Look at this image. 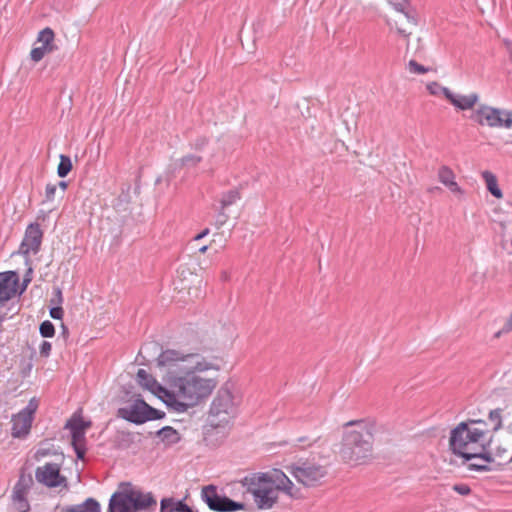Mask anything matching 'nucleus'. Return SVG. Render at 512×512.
Wrapping results in <instances>:
<instances>
[{
	"label": "nucleus",
	"mask_w": 512,
	"mask_h": 512,
	"mask_svg": "<svg viewBox=\"0 0 512 512\" xmlns=\"http://www.w3.org/2000/svg\"><path fill=\"white\" fill-rule=\"evenodd\" d=\"M492 433L487 423L480 419L462 421L450 432L449 447L455 454L464 459L491 448Z\"/></svg>",
	"instance_id": "nucleus-3"
},
{
	"label": "nucleus",
	"mask_w": 512,
	"mask_h": 512,
	"mask_svg": "<svg viewBox=\"0 0 512 512\" xmlns=\"http://www.w3.org/2000/svg\"><path fill=\"white\" fill-rule=\"evenodd\" d=\"M19 277L14 271L0 273V306L13 298L18 292Z\"/></svg>",
	"instance_id": "nucleus-15"
},
{
	"label": "nucleus",
	"mask_w": 512,
	"mask_h": 512,
	"mask_svg": "<svg viewBox=\"0 0 512 512\" xmlns=\"http://www.w3.org/2000/svg\"><path fill=\"white\" fill-rule=\"evenodd\" d=\"M72 169V162L69 156L60 155V162L57 168V174L59 177L64 178Z\"/></svg>",
	"instance_id": "nucleus-30"
},
{
	"label": "nucleus",
	"mask_w": 512,
	"mask_h": 512,
	"mask_svg": "<svg viewBox=\"0 0 512 512\" xmlns=\"http://www.w3.org/2000/svg\"><path fill=\"white\" fill-rule=\"evenodd\" d=\"M201 499L207 504L209 509L217 512H234L245 509V504L220 495L217 491V487L214 485H208L202 488Z\"/></svg>",
	"instance_id": "nucleus-10"
},
{
	"label": "nucleus",
	"mask_w": 512,
	"mask_h": 512,
	"mask_svg": "<svg viewBox=\"0 0 512 512\" xmlns=\"http://www.w3.org/2000/svg\"><path fill=\"white\" fill-rule=\"evenodd\" d=\"M470 119L480 126L512 129V110L481 104L471 112Z\"/></svg>",
	"instance_id": "nucleus-7"
},
{
	"label": "nucleus",
	"mask_w": 512,
	"mask_h": 512,
	"mask_svg": "<svg viewBox=\"0 0 512 512\" xmlns=\"http://www.w3.org/2000/svg\"><path fill=\"white\" fill-rule=\"evenodd\" d=\"M489 420L492 423V428H489L492 435L502 427V410L500 408L493 409L489 412Z\"/></svg>",
	"instance_id": "nucleus-29"
},
{
	"label": "nucleus",
	"mask_w": 512,
	"mask_h": 512,
	"mask_svg": "<svg viewBox=\"0 0 512 512\" xmlns=\"http://www.w3.org/2000/svg\"><path fill=\"white\" fill-rule=\"evenodd\" d=\"M457 200L463 201L466 199V190L461 187L456 179L444 185Z\"/></svg>",
	"instance_id": "nucleus-31"
},
{
	"label": "nucleus",
	"mask_w": 512,
	"mask_h": 512,
	"mask_svg": "<svg viewBox=\"0 0 512 512\" xmlns=\"http://www.w3.org/2000/svg\"><path fill=\"white\" fill-rule=\"evenodd\" d=\"M64 311L61 306L52 307L50 309V316L53 319L61 320L63 318Z\"/></svg>",
	"instance_id": "nucleus-40"
},
{
	"label": "nucleus",
	"mask_w": 512,
	"mask_h": 512,
	"mask_svg": "<svg viewBox=\"0 0 512 512\" xmlns=\"http://www.w3.org/2000/svg\"><path fill=\"white\" fill-rule=\"evenodd\" d=\"M504 332H511L512 331V313L507 318L504 326H503Z\"/></svg>",
	"instance_id": "nucleus-41"
},
{
	"label": "nucleus",
	"mask_w": 512,
	"mask_h": 512,
	"mask_svg": "<svg viewBox=\"0 0 512 512\" xmlns=\"http://www.w3.org/2000/svg\"><path fill=\"white\" fill-rule=\"evenodd\" d=\"M36 480L47 487L66 486V478L60 474V466L46 463L35 471Z\"/></svg>",
	"instance_id": "nucleus-13"
},
{
	"label": "nucleus",
	"mask_w": 512,
	"mask_h": 512,
	"mask_svg": "<svg viewBox=\"0 0 512 512\" xmlns=\"http://www.w3.org/2000/svg\"><path fill=\"white\" fill-rule=\"evenodd\" d=\"M91 425V421L85 420L80 413H74L65 426L71 433L72 445L80 459L84 458L86 452L85 434Z\"/></svg>",
	"instance_id": "nucleus-11"
},
{
	"label": "nucleus",
	"mask_w": 512,
	"mask_h": 512,
	"mask_svg": "<svg viewBox=\"0 0 512 512\" xmlns=\"http://www.w3.org/2000/svg\"><path fill=\"white\" fill-rule=\"evenodd\" d=\"M426 90L430 95L438 98H445L448 101L452 93V91L449 88L442 86L437 81L428 82L426 84Z\"/></svg>",
	"instance_id": "nucleus-24"
},
{
	"label": "nucleus",
	"mask_w": 512,
	"mask_h": 512,
	"mask_svg": "<svg viewBox=\"0 0 512 512\" xmlns=\"http://www.w3.org/2000/svg\"><path fill=\"white\" fill-rule=\"evenodd\" d=\"M118 414L123 419L135 424L161 419L164 416L163 412L152 408L141 399H136L125 407L120 408Z\"/></svg>",
	"instance_id": "nucleus-9"
},
{
	"label": "nucleus",
	"mask_w": 512,
	"mask_h": 512,
	"mask_svg": "<svg viewBox=\"0 0 512 512\" xmlns=\"http://www.w3.org/2000/svg\"><path fill=\"white\" fill-rule=\"evenodd\" d=\"M42 236L43 233L38 224L28 225L20 245V252L26 256L35 255L40 249Z\"/></svg>",
	"instance_id": "nucleus-14"
},
{
	"label": "nucleus",
	"mask_w": 512,
	"mask_h": 512,
	"mask_svg": "<svg viewBox=\"0 0 512 512\" xmlns=\"http://www.w3.org/2000/svg\"><path fill=\"white\" fill-rule=\"evenodd\" d=\"M57 190L56 184H47L45 188V198L47 201H52L55 197V193Z\"/></svg>",
	"instance_id": "nucleus-37"
},
{
	"label": "nucleus",
	"mask_w": 512,
	"mask_h": 512,
	"mask_svg": "<svg viewBox=\"0 0 512 512\" xmlns=\"http://www.w3.org/2000/svg\"><path fill=\"white\" fill-rule=\"evenodd\" d=\"M209 234V229L206 228L204 229L202 232H200L199 234H197L193 240L194 241H198V240H201L202 238H204L205 236H207Z\"/></svg>",
	"instance_id": "nucleus-42"
},
{
	"label": "nucleus",
	"mask_w": 512,
	"mask_h": 512,
	"mask_svg": "<svg viewBox=\"0 0 512 512\" xmlns=\"http://www.w3.org/2000/svg\"><path fill=\"white\" fill-rule=\"evenodd\" d=\"M437 177L439 182L442 185H445L454 181L456 179V174L449 166L443 165L438 169Z\"/></svg>",
	"instance_id": "nucleus-28"
},
{
	"label": "nucleus",
	"mask_w": 512,
	"mask_h": 512,
	"mask_svg": "<svg viewBox=\"0 0 512 512\" xmlns=\"http://www.w3.org/2000/svg\"><path fill=\"white\" fill-rule=\"evenodd\" d=\"M59 186V188L64 192L66 189H67V183L65 181H60L57 185V187Z\"/></svg>",
	"instance_id": "nucleus-46"
},
{
	"label": "nucleus",
	"mask_w": 512,
	"mask_h": 512,
	"mask_svg": "<svg viewBox=\"0 0 512 512\" xmlns=\"http://www.w3.org/2000/svg\"><path fill=\"white\" fill-rule=\"evenodd\" d=\"M55 297L56 299L55 300H52L53 302H56L58 304H61L62 301H63V297H62V292L60 289H56L55 290Z\"/></svg>",
	"instance_id": "nucleus-43"
},
{
	"label": "nucleus",
	"mask_w": 512,
	"mask_h": 512,
	"mask_svg": "<svg viewBox=\"0 0 512 512\" xmlns=\"http://www.w3.org/2000/svg\"><path fill=\"white\" fill-rule=\"evenodd\" d=\"M160 505L161 512H193L187 504L174 498H164Z\"/></svg>",
	"instance_id": "nucleus-22"
},
{
	"label": "nucleus",
	"mask_w": 512,
	"mask_h": 512,
	"mask_svg": "<svg viewBox=\"0 0 512 512\" xmlns=\"http://www.w3.org/2000/svg\"><path fill=\"white\" fill-rule=\"evenodd\" d=\"M389 3L396 11V15L403 14L408 24L412 26L417 25L414 11L407 0H389Z\"/></svg>",
	"instance_id": "nucleus-19"
},
{
	"label": "nucleus",
	"mask_w": 512,
	"mask_h": 512,
	"mask_svg": "<svg viewBox=\"0 0 512 512\" xmlns=\"http://www.w3.org/2000/svg\"><path fill=\"white\" fill-rule=\"evenodd\" d=\"M48 454V452L46 450H43V449H39L37 452H36V457L39 458V457H43V456H46Z\"/></svg>",
	"instance_id": "nucleus-45"
},
{
	"label": "nucleus",
	"mask_w": 512,
	"mask_h": 512,
	"mask_svg": "<svg viewBox=\"0 0 512 512\" xmlns=\"http://www.w3.org/2000/svg\"><path fill=\"white\" fill-rule=\"evenodd\" d=\"M481 177L487 191L496 199H502L503 192L499 187L497 176L489 170H484L481 172Z\"/></svg>",
	"instance_id": "nucleus-20"
},
{
	"label": "nucleus",
	"mask_w": 512,
	"mask_h": 512,
	"mask_svg": "<svg viewBox=\"0 0 512 512\" xmlns=\"http://www.w3.org/2000/svg\"><path fill=\"white\" fill-rule=\"evenodd\" d=\"M205 144H206V140L201 139L195 143V146L197 149H201L203 146H205Z\"/></svg>",
	"instance_id": "nucleus-44"
},
{
	"label": "nucleus",
	"mask_w": 512,
	"mask_h": 512,
	"mask_svg": "<svg viewBox=\"0 0 512 512\" xmlns=\"http://www.w3.org/2000/svg\"><path fill=\"white\" fill-rule=\"evenodd\" d=\"M242 395L231 383L222 385L210 403L207 421L211 427L228 426L239 414Z\"/></svg>",
	"instance_id": "nucleus-5"
},
{
	"label": "nucleus",
	"mask_w": 512,
	"mask_h": 512,
	"mask_svg": "<svg viewBox=\"0 0 512 512\" xmlns=\"http://www.w3.org/2000/svg\"><path fill=\"white\" fill-rule=\"evenodd\" d=\"M453 490L463 496L468 495L471 492L470 487L466 484H455L453 486Z\"/></svg>",
	"instance_id": "nucleus-39"
},
{
	"label": "nucleus",
	"mask_w": 512,
	"mask_h": 512,
	"mask_svg": "<svg viewBox=\"0 0 512 512\" xmlns=\"http://www.w3.org/2000/svg\"><path fill=\"white\" fill-rule=\"evenodd\" d=\"M51 50L52 48H46L45 46L34 47L30 53L31 59L34 62H39Z\"/></svg>",
	"instance_id": "nucleus-34"
},
{
	"label": "nucleus",
	"mask_w": 512,
	"mask_h": 512,
	"mask_svg": "<svg viewBox=\"0 0 512 512\" xmlns=\"http://www.w3.org/2000/svg\"><path fill=\"white\" fill-rule=\"evenodd\" d=\"M478 101L479 95L474 92L466 95L452 92L449 97V102L459 111H473Z\"/></svg>",
	"instance_id": "nucleus-16"
},
{
	"label": "nucleus",
	"mask_w": 512,
	"mask_h": 512,
	"mask_svg": "<svg viewBox=\"0 0 512 512\" xmlns=\"http://www.w3.org/2000/svg\"><path fill=\"white\" fill-rule=\"evenodd\" d=\"M240 199L239 191L233 189L223 194L221 198V206L222 208H226L230 205H233Z\"/></svg>",
	"instance_id": "nucleus-33"
},
{
	"label": "nucleus",
	"mask_w": 512,
	"mask_h": 512,
	"mask_svg": "<svg viewBox=\"0 0 512 512\" xmlns=\"http://www.w3.org/2000/svg\"><path fill=\"white\" fill-rule=\"evenodd\" d=\"M156 503L151 492H144L131 483H121L109 500L108 512H138Z\"/></svg>",
	"instance_id": "nucleus-6"
},
{
	"label": "nucleus",
	"mask_w": 512,
	"mask_h": 512,
	"mask_svg": "<svg viewBox=\"0 0 512 512\" xmlns=\"http://www.w3.org/2000/svg\"><path fill=\"white\" fill-rule=\"evenodd\" d=\"M289 472L299 483L306 487L321 485L328 474L326 466L314 461L290 465Z\"/></svg>",
	"instance_id": "nucleus-8"
},
{
	"label": "nucleus",
	"mask_w": 512,
	"mask_h": 512,
	"mask_svg": "<svg viewBox=\"0 0 512 512\" xmlns=\"http://www.w3.org/2000/svg\"><path fill=\"white\" fill-rule=\"evenodd\" d=\"M201 157L198 155H187L182 158V164L187 167L197 165L201 161Z\"/></svg>",
	"instance_id": "nucleus-36"
},
{
	"label": "nucleus",
	"mask_w": 512,
	"mask_h": 512,
	"mask_svg": "<svg viewBox=\"0 0 512 512\" xmlns=\"http://www.w3.org/2000/svg\"><path fill=\"white\" fill-rule=\"evenodd\" d=\"M223 278L226 279L227 278V274L226 273H223Z\"/></svg>",
	"instance_id": "nucleus-49"
},
{
	"label": "nucleus",
	"mask_w": 512,
	"mask_h": 512,
	"mask_svg": "<svg viewBox=\"0 0 512 512\" xmlns=\"http://www.w3.org/2000/svg\"><path fill=\"white\" fill-rule=\"evenodd\" d=\"M158 437L166 444L173 445L180 441V435L177 430L170 426L163 427L157 432Z\"/></svg>",
	"instance_id": "nucleus-25"
},
{
	"label": "nucleus",
	"mask_w": 512,
	"mask_h": 512,
	"mask_svg": "<svg viewBox=\"0 0 512 512\" xmlns=\"http://www.w3.org/2000/svg\"><path fill=\"white\" fill-rule=\"evenodd\" d=\"M480 455H473L468 461H471L468 464V469L473 471H486L489 469V464L493 462V456L491 455V448L485 449V451L480 452Z\"/></svg>",
	"instance_id": "nucleus-17"
},
{
	"label": "nucleus",
	"mask_w": 512,
	"mask_h": 512,
	"mask_svg": "<svg viewBox=\"0 0 512 512\" xmlns=\"http://www.w3.org/2000/svg\"><path fill=\"white\" fill-rule=\"evenodd\" d=\"M491 455L494 457L493 462H498L499 464L512 460V452L502 447H497L494 450L491 449Z\"/></svg>",
	"instance_id": "nucleus-27"
},
{
	"label": "nucleus",
	"mask_w": 512,
	"mask_h": 512,
	"mask_svg": "<svg viewBox=\"0 0 512 512\" xmlns=\"http://www.w3.org/2000/svg\"><path fill=\"white\" fill-rule=\"evenodd\" d=\"M156 365L166 386L139 369L137 382L158 397L170 411L185 413L205 402L218 386L222 360L186 349L162 350Z\"/></svg>",
	"instance_id": "nucleus-1"
},
{
	"label": "nucleus",
	"mask_w": 512,
	"mask_h": 512,
	"mask_svg": "<svg viewBox=\"0 0 512 512\" xmlns=\"http://www.w3.org/2000/svg\"><path fill=\"white\" fill-rule=\"evenodd\" d=\"M27 487L18 482L12 493V501L14 508L19 512H27L30 508L29 503L27 501Z\"/></svg>",
	"instance_id": "nucleus-18"
},
{
	"label": "nucleus",
	"mask_w": 512,
	"mask_h": 512,
	"mask_svg": "<svg viewBox=\"0 0 512 512\" xmlns=\"http://www.w3.org/2000/svg\"><path fill=\"white\" fill-rule=\"evenodd\" d=\"M508 332H504L503 328L499 330L497 333H495V338H499L503 334H507Z\"/></svg>",
	"instance_id": "nucleus-47"
},
{
	"label": "nucleus",
	"mask_w": 512,
	"mask_h": 512,
	"mask_svg": "<svg viewBox=\"0 0 512 512\" xmlns=\"http://www.w3.org/2000/svg\"><path fill=\"white\" fill-rule=\"evenodd\" d=\"M62 512H101V510L100 505L96 500L88 498L82 504L70 506Z\"/></svg>",
	"instance_id": "nucleus-23"
},
{
	"label": "nucleus",
	"mask_w": 512,
	"mask_h": 512,
	"mask_svg": "<svg viewBox=\"0 0 512 512\" xmlns=\"http://www.w3.org/2000/svg\"><path fill=\"white\" fill-rule=\"evenodd\" d=\"M39 330L40 334L46 338L53 337L55 333L54 325L48 320L41 323Z\"/></svg>",
	"instance_id": "nucleus-35"
},
{
	"label": "nucleus",
	"mask_w": 512,
	"mask_h": 512,
	"mask_svg": "<svg viewBox=\"0 0 512 512\" xmlns=\"http://www.w3.org/2000/svg\"><path fill=\"white\" fill-rule=\"evenodd\" d=\"M54 40V33L50 28L43 29L37 38L38 43H40V46H45L46 48H52L51 44Z\"/></svg>",
	"instance_id": "nucleus-32"
},
{
	"label": "nucleus",
	"mask_w": 512,
	"mask_h": 512,
	"mask_svg": "<svg viewBox=\"0 0 512 512\" xmlns=\"http://www.w3.org/2000/svg\"><path fill=\"white\" fill-rule=\"evenodd\" d=\"M375 428V424L368 420L347 423L340 452L345 462L361 464L371 457Z\"/></svg>",
	"instance_id": "nucleus-4"
},
{
	"label": "nucleus",
	"mask_w": 512,
	"mask_h": 512,
	"mask_svg": "<svg viewBox=\"0 0 512 512\" xmlns=\"http://www.w3.org/2000/svg\"><path fill=\"white\" fill-rule=\"evenodd\" d=\"M207 249H208V246H206V245H205V246H202V247L199 249V252H200V253H205V252L207 251Z\"/></svg>",
	"instance_id": "nucleus-48"
},
{
	"label": "nucleus",
	"mask_w": 512,
	"mask_h": 512,
	"mask_svg": "<svg viewBox=\"0 0 512 512\" xmlns=\"http://www.w3.org/2000/svg\"><path fill=\"white\" fill-rule=\"evenodd\" d=\"M387 24L390 29H394L400 36L408 38L411 35V31L408 27H413L408 24L403 14L396 15L394 18L387 20Z\"/></svg>",
	"instance_id": "nucleus-21"
},
{
	"label": "nucleus",
	"mask_w": 512,
	"mask_h": 512,
	"mask_svg": "<svg viewBox=\"0 0 512 512\" xmlns=\"http://www.w3.org/2000/svg\"><path fill=\"white\" fill-rule=\"evenodd\" d=\"M38 408V401L32 398L27 406L12 418V436L20 438L27 435L33 421V415Z\"/></svg>",
	"instance_id": "nucleus-12"
},
{
	"label": "nucleus",
	"mask_w": 512,
	"mask_h": 512,
	"mask_svg": "<svg viewBox=\"0 0 512 512\" xmlns=\"http://www.w3.org/2000/svg\"><path fill=\"white\" fill-rule=\"evenodd\" d=\"M241 483L259 510L272 509L277 504L280 493L290 498H298L300 492L280 469L250 474L245 476Z\"/></svg>",
	"instance_id": "nucleus-2"
},
{
	"label": "nucleus",
	"mask_w": 512,
	"mask_h": 512,
	"mask_svg": "<svg viewBox=\"0 0 512 512\" xmlns=\"http://www.w3.org/2000/svg\"><path fill=\"white\" fill-rule=\"evenodd\" d=\"M405 70L411 75H424L432 71V68L422 65L414 59H410L405 65Z\"/></svg>",
	"instance_id": "nucleus-26"
},
{
	"label": "nucleus",
	"mask_w": 512,
	"mask_h": 512,
	"mask_svg": "<svg viewBox=\"0 0 512 512\" xmlns=\"http://www.w3.org/2000/svg\"><path fill=\"white\" fill-rule=\"evenodd\" d=\"M52 345L48 341H42L39 346V353L43 357H48L51 353Z\"/></svg>",
	"instance_id": "nucleus-38"
}]
</instances>
